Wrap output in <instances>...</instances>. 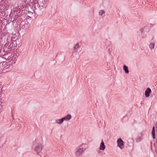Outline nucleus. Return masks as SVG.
Masks as SVG:
<instances>
[{
	"label": "nucleus",
	"mask_w": 157,
	"mask_h": 157,
	"mask_svg": "<svg viewBox=\"0 0 157 157\" xmlns=\"http://www.w3.org/2000/svg\"><path fill=\"white\" fill-rule=\"evenodd\" d=\"M32 147L35 153L39 154L42 151L43 146V144L38 140H35L33 142Z\"/></svg>",
	"instance_id": "obj_1"
},
{
	"label": "nucleus",
	"mask_w": 157,
	"mask_h": 157,
	"mask_svg": "<svg viewBox=\"0 0 157 157\" xmlns=\"http://www.w3.org/2000/svg\"><path fill=\"white\" fill-rule=\"evenodd\" d=\"M11 47L9 46V43H6L5 45L2 47L0 51V55L2 56H7L6 58L8 57L11 56L10 52Z\"/></svg>",
	"instance_id": "obj_2"
},
{
	"label": "nucleus",
	"mask_w": 157,
	"mask_h": 157,
	"mask_svg": "<svg viewBox=\"0 0 157 157\" xmlns=\"http://www.w3.org/2000/svg\"><path fill=\"white\" fill-rule=\"evenodd\" d=\"M117 147L120 150H122L124 148V143L121 138H118L116 141Z\"/></svg>",
	"instance_id": "obj_3"
},
{
	"label": "nucleus",
	"mask_w": 157,
	"mask_h": 157,
	"mask_svg": "<svg viewBox=\"0 0 157 157\" xmlns=\"http://www.w3.org/2000/svg\"><path fill=\"white\" fill-rule=\"evenodd\" d=\"M8 6V2L6 0H1L0 1V10H5Z\"/></svg>",
	"instance_id": "obj_4"
},
{
	"label": "nucleus",
	"mask_w": 157,
	"mask_h": 157,
	"mask_svg": "<svg viewBox=\"0 0 157 157\" xmlns=\"http://www.w3.org/2000/svg\"><path fill=\"white\" fill-rule=\"evenodd\" d=\"M85 150V149L83 148H79L75 151V155L76 156H80L82 155Z\"/></svg>",
	"instance_id": "obj_5"
},
{
	"label": "nucleus",
	"mask_w": 157,
	"mask_h": 157,
	"mask_svg": "<svg viewBox=\"0 0 157 157\" xmlns=\"http://www.w3.org/2000/svg\"><path fill=\"white\" fill-rule=\"evenodd\" d=\"M106 147L103 140H101V143L99 144V149L100 151H104Z\"/></svg>",
	"instance_id": "obj_6"
},
{
	"label": "nucleus",
	"mask_w": 157,
	"mask_h": 157,
	"mask_svg": "<svg viewBox=\"0 0 157 157\" xmlns=\"http://www.w3.org/2000/svg\"><path fill=\"white\" fill-rule=\"evenodd\" d=\"M64 121L63 117L61 118L56 119L55 120V123L58 125H61L64 122Z\"/></svg>",
	"instance_id": "obj_7"
},
{
	"label": "nucleus",
	"mask_w": 157,
	"mask_h": 157,
	"mask_svg": "<svg viewBox=\"0 0 157 157\" xmlns=\"http://www.w3.org/2000/svg\"><path fill=\"white\" fill-rule=\"evenodd\" d=\"M64 121L66 122H68L72 118V116L70 114H68L63 117Z\"/></svg>",
	"instance_id": "obj_8"
},
{
	"label": "nucleus",
	"mask_w": 157,
	"mask_h": 157,
	"mask_svg": "<svg viewBox=\"0 0 157 157\" xmlns=\"http://www.w3.org/2000/svg\"><path fill=\"white\" fill-rule=\"evenodd\" d=\"M148 47L150 50H153L155 47V44L154 42L153 41L150 42L148 45Z\"/></svg>",
	"instance_id": "obj_9"
},
{
	"label": "nucleus",
	"mask_w": 157,
	"mask_h": 157,
	"mask_svg": "<svg viewBox=\"0 0 157 157\" xmlns=\"http://www.w3.org/2000/svg\"><path fill=\"white\" fill-rule=\"evenodd\" d=\"M40 6L43 7H45V4L47 3V0H40Z\"/></svg>",
	"instance_id": "obj_10"
},
{
	"label": "nucleus",
	"mask_w": 157,
	"mask_h": 157,
	"mask_svg": "<svg viewBox=\"0 0 157 157\" xmlns=\"http://www.w3.org/2000/svg\"><path fill=\"white\" fill-rule=\"evenodd\" d=\"M151 92V90L149 88H147L145 92V95L146 97L147 98L149 96L150 93Z\"/></svg>",
	"instance_id": "obj_11"
},
{
	"label": "nucleus",
	"mask_w": 157,
	"mask_h": 157,
	"mask_svg": "<svg viewBox=\"0 0 157 157\" xmlns=\"http://www.w3.org/2000/svg\"><path fill=\"white\" fill-rule=\"evenodd\" d=\"M105 14V12L104 10H100L98 11V15L100 16H103Z\"/></svg>",
	"instance_id": "obj_12"
},
{
	"label": "nucleus",
	"mask_w": 157,
	"mask_h": 157,
	"mask_svg": "<svg viewBox=\"0 0 157 157\" xmlns=\"http://www.w3.org/2000/svg\"><path fill=\"white\" fill-rule=\"evenodd\" d=\"M7 66V64L6 62H2L0 63V68L1 69L6 67Z\"/></svg>",
	"instance_id": "obj_13"
},
{
	"label": "nucleus",
	"mask_w": 157,
	"mask_h": 157,
	"mask_svg": "<svg viewBox=\"0 0 157 157\" xmlns=\"http://www.w3.org/2000/svg\"><path fill=\"white\" fill-rule=\"evenodd\" d=\"M10 34L9 33H6L3 36L2 38L4 39H6L7 40H9L10 38Z\"/></svg>",
	"instance_id": "obj_14"
},
{
	"label": "nucleus",
	"mask_w": 157,
	"mask_h": 157,
	"mask_svg": "<svg viewBox=\"0 0 157 157\" xmlns=\"http://www.w3.org/2000/svg\"><path fill=\"white\" fill-rule=\"evenodd\" d=\"M123 70L124 71V72L126 74H128L129 73V71L128 70V67L125 65H124L123 66Z\"/></svg>",
	"instance_id": "obj_15"
},
{
	"label": "nucleus",
	"mask_w": 157,
	"mask_h": 157,
	"mask_svg": "<svg viewBox=\"0 0 157 157\" xmlns=\"http://www.w3.org/2000/svg\"><path fill=\"white\" fill-rule=\"evenodd\" d=\"M79 48V45L78 43H76L74 45L73 49L74 50H76Z\"/></svg>",
	"instance_id": "obj_16"
},
{
	"label": "nucleus",
	"mask_w": 157,
	"mask_h": 157,
	"mask_svg": "<svg viewBox=\"0 0 157 157\" xmlns=\"http://www.w3.org/2000/svg\"><path fill=\"white\" fill-rule=\"evenodd\" d=\"M143 140V137L142 136H138L136 138V141L137 142H139Z\"/></svg>",
	"instance_id": "obj_17"
},
{
	"label": "nucleus",
	"mask_w": 157,
	"mask_h": 157,
	"mask_svg": "<svg viewBox=\"0 0 157 157\" xmlns=\"http://www.w3.org/2000/svg\"><path fill=\"white\" fill-rule=\"evenodd\" d=\"M155 130H152V132H151L152 136L153 139H155Z\"/></svg>",
	"instance_id": "obj_18"
},
{
	"label": "nucleus",
	"mask_w": 157,
	"mask_h": 157,
	"mask_svg": "<svg viewBox=\"0 0 157 157\" xmlns=\"http://www.w3.org/2000/svg\"><path fill=\"white\" fill-rule=\"evenodd\" d=\"M2 103H0V112L1 111L3 106Z\"/></svg>",
	"instance_id": "obj_19"
},
{
	"label": "nucleus",
	"mask_w": 157,
	"mask_h": 157,
	"mask_svg": "<svg viewBox=\"0 0 157 157\" xmlns=\"http://www.w3.org/2000/svg\"><path fill=\"white\" fill-rule=\"evenodd\" d=\"M152 130H155V127H154V126H153V127Z\"/></svg>",
	"instance_id": "obj_20"
},
{
	"label": "nucleus",
	"mask_w": 157,
	"mask_h": 157,
	"mask_svg": "<svg viewBox=\"0 0 157 157\" xmlns=\"http://www.w3.org/2000/svg\"><path fill=\"white\" fill-rule=\"evenodd\" d=\"M83 145H84V144H82V146H83Z\"/></svg>",
	"instance_id": "obj_21"
}]
</instances>
